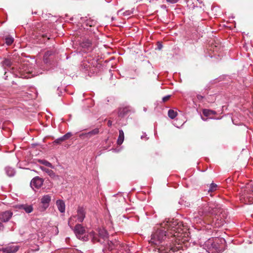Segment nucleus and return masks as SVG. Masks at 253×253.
<instances>
[{
	"instance_id": "9d476101",
	"label": "nucleus",
	"mask_w": 253,
	"mask_h": 253,
	"mask_svg": "<svg viewBox=\"0 0 253 253\" xmlns=\"http://www.w3.org/2000/svg\"><path fill=\"white\" fill-rule=\"evenodd\" d=\"M19 247L16 245H10L2 248L1 250L5 253H15L19 250Z\"/></svg>"
},
{
	"instance_id": "b1692460",
	"label": "nucleus",
	"mask_w": 253,
	"mask_h": 253,
	"mask_svg": "<svg viewBox=\"0 0 253 253\" xmlns=\"http://www.w3.org/2000/svg\"><path fill=\"white\" fill-rule=\"evenodd\" d=\"M5 40L6 44L10 45L13 43L14 39L12 37L8 36L5 38Z\"/></svg>"
},
{
	"instance_id": "473e14b6",
	"label": "nucleus",
	"mask_w": 253,
	"mask_h": 253,
	"mask_svg": "<svg viewBox=\"0 0 253 253\" xmlns=\"http://www.w3.org/2000/svg\"><path fill=\"white\" fill-rule=\"evenodd\" d=\"M66 136V138L67 139H69L70 137L72 136V134L71 132H68L66 134H65Z\"/></svg>"
},
{
	"instance_id": "6e6552de",
	"label": "nucleus",
	"mask_w": 253,
	"mask_h": 253,
	"mask_svg": "<svg viewBox=\"0 0 253 253\" xmlns=\"http://www.w3.org/2000/svg\"><path fill=\"white\" fill-rule=\"evenodd\" d=\"M43 179L39 176H36L33 178L30 183L31 187L34 189V188L39 189L43 184Z\"/></svg>"
},
{
	"instance_id": "2f4dec72",
	"label": "nucleus",
	"mask_w": 253,
	"mask_h": 253,
	"mask_svg": "<svg viewBox=\"0 0 253 253\" xmlns=\"http://www.w3.org/2000/svg\"><path fill=\"white\" fill-rule=\"evenodd\" d=\"M251 186V187L249 189V190L251 192V195H253V184H251L250 185Z\"/></svg>"
},
{
	"instance_id": "cd10ccee",
	"label": "nucleus",
	"mask_w": 253,
	"mask_h": 253,
	"mask_svg": "<svg viewBox=\"0 0 253 253\" xmlns=\"http://www.w3.org/2000/svg\"><path fill=\"white\" fill-rule=\"evenodd\" d=\"M96 21L94 20H89L86 22V25L91 27L96 24Z\"/></svg>"
},
{
	"instance_id": "c85d7f7f",
	"label": "nucleus",
	"mask_w": 253,
	"mask_h": 253,
	"mask_svg": "<svg viewBox=\"0 0 253 253\" xmlns=\"http://www.w3.org/2000/svg\"><path fill=\"white\" fill-rule=\"evenodd\" d=\"M62 142H63V141L62 140V139L61 138V137H59V138L56 139L54 141V143L55 144H58L61 143Z\"/></svg>"
},
{
	"instance_id": "58836bf2",
	"label": "nucleus",
	"mask_w": 253,
	"mask_h": 253,
	"mask_svg": "<svg viewBox=\"0 0 253 253\" xmlns=\"http://www.w3.org/2000/svg\"><path fill=\"white\" fill-rule=\"evenodd\" d=\"M146 136H147V135L146 134V133H144L143 135H142L141 136V138L143 139L144 138H146V140H147L148 138L146 137Z\"/></svg>"
},
{
	"instance_id": "0eeeda50",
	"label": "nucleus",
	"mask_w": 253,
	"mask_h": 253,
	"mask_svg": "<svg viewBox=\"0 0 253 253\" xmlns=\"http://www.w3.org/2000/svg\"><path fill=\"white\" fill-rule=\"evenodd\" d=\"M51 200V195L49 194L43 195L41 198V203L42 204V206H41V208L42 211H45L49 207Z\"/></svg>"
},
{
	"instance_id": "423d86ee",
	"label": "nucleus",
	"mask_w": 253,
	"mask_h": 253,
	"mask_svg": "<svg viewBox=\"0 0 253 253\" xmlns=\"http://www.w3.org/2000/svg\"><path fill=\"white\" fill-rule=\"evenodd\" d=\"M85 216V211L84 208L79 207L77 210V214L71 216L68 221V224L71 228H72L74 222H82Z\"/></svg>"
},
{
	"instance_id": "393cba45",
	"label": "nucleus",
	"mask_w": 253,
	"mask_h": 253,
	"mask_svg": "<svg viewBox=\"0 0 253 253\" xmlns=\"http://www.w3.org/2000/svg\"><path fill=\"white\" fill-rule=\"evenodd\" d=\"M162 227L163 228H171L172 229L173 227L169 223V221H164L163 223H162Z\"/></svg>"
},
{
	"instance_id": "4be33fe9",
	"label": "nucleus",
	"mask_w": 253,
	"mask_h": 253,
	"mask_svg": "<svg viewBox=\"0 0 253 253\" xmlns=\"http://www.w3.org/2000/svg\"><path fill=\"white\" fill-rule=\"evenodd\" d=\"M41 169L51 177H54L55 175V173L51 169H47L42 167H41Z\"/></svg>"
},
{
	"instance_id": "f3484780",
	"label": "nucleus",
	"mask_w": 253,
	"mask_h": 253,
	"mask_svg": "<svg viewBox=\"0 0 253 253\" xmlns=\"http://www.w3.org/2000/svg\"><path fill=\"white\" fill-rule=\"evenodd\" d=\"M124 140V133L122 129L119 130V135L117 140V143L119 145L123 143Z\"/></svg>"
},
{
	"instance_id": "412c9836",
	"label": "nucleus",
	"mask_w": 253,
	"mask_h": 253,
	"mask_svg": "<svg viewBox=\"0 0 253 253\" xmlns=\"http://www.w3.org/2000/svg\"><path fill=\"white\" fill-rule=\"evenodd\" d=\"M177 115V113L176 111H174L173 110L170 109L168 111V116L171 119H174L176 116Z\"/></svg>"
},
{
	"instance_id": "79ce46f5",
	"label": "nucleus",
	"mask_w": 253,
	"mask_h": 253,
	"mask_svg": "<svg viewBox=\"0 0 253 253\" xmlns=\"http://www.w3.org/2000/svg\"><path fill=\"white\" fill-rule=\"evenodd\" d=\"M170 250L172 251V252H175V251H176V249L175 248H173V247H171L170 248Z\"/></svg>"
},
{
	"instance_id": "e433bc0d",
	"label": "nucleus",
	"mask_w": 253,
	"mask_h": 253,
	"mask_svg": "<svg viewBox=\"0 0 253 253\" xmlns=\"http://www.w3.org/2000/svg\"><path fill=\"white\" fill-rule=\"evenodd\" d=\"M61 138L62 139V140L63 141V142L67 139H68L67 138H66V136L65 135H64L63 136H62V137H61Z\"/></svg>"
},
{
	"instance_id": "f8f14e48",
	"label": "nucleus",
	"mask_w": 253,
	"mask_h": 253,
	"mask_svg": "<svg viewBox=\"0 0 253 253\" xmlns=\"http://www.w3.org/2000/svg\"><path fill=\"white\" fill-rule=\"evenodd\" d=\"M56 205L59 211L61 213L65 212V204L62 200H58L56 201Z\"/></svg>"
},
{
	"instance_id": "f704fd0d",
	"label": "nucleus",
	"mask_w": 253,
	"mask_h": 253,
	"mask_svg": "<svg viewBox=\"0 0 253 253\" xmlns=\"http://www.w3.org/2000/svg\"><path fill=\"white\" fill-rule=\"evenodd\" d=\"M61 138L62 139V140L63 141V142L67 139H68L67 138H66V136L65 135H64L63 136H62V137H61Z\"/></svg>"
},
{
	"instance_id": "7c9ffc66",
	"label": "nucleus",
	"mask_w": 253,
	"mask_h": 253,
	"mask_svg": "<svg viewBox=\"0 0 253 253\" xmlns=\"http://www.w3.org/2000/svg\"><path fill=\"white\" fill-rule=\"evenodd\" d=\"M170 95H167V96H164L163 98V101L164 102L167 101V100H168L169 99V98H170Z\"/></svg>"
},
{
	"instance_id": "c756f323",
	"label": "nucleus",
	"mask_w": 253,
	"mask_h": 253,
	"mask_svg": "<svg viewBox=\"0 0 253 253\" xmlns=\"http://www.w3.org/2000/svg\"><path fill=\"white\" fill-rule=\"evenodd\" d=\"M168 2L170 3H175L178 1L179 0H166Z\"/></svg>"
},
{
	"instance_id": "4c0bfd02",
	"label": "nucleus",
	"mask_w": 253,
	"mask_h": 253,
	"mask_svg": "<svg viewBox=\"0 0 253 253\" xmlns=\"http://www.w3.org/2000/svg\"><path fill=\"white\" fill-rule=\"evenodd\" d=\"M242 197V198H244V199H245L246 198H247V199H249L250 198V196L249 195H242L241 196Z\"/></svg>"
},
{
	"instance_id": "5701e85b",
	"label": "nucleus",
	"mask_w": 253,
	"mask_h": 253,
	"mask_svg": "<svg viewBox=\"0 0 253 253\" xmlns=\"http://www.w3.org/2000/svg\"><path fill=\"white\" fill-rule=\"evenodd\" d=\"M38 162L41 164H42L45 166L48 167L49 168H52L53 166L52 165L49 163V162L45 160H38Z\"/></svg>"
},
{
	"instance_id": "f257e3e1",
	"label": "nucleus",
	"mask_w": 253,
	"mask_h": 253,
	"mask_svg": "<svg viewBox=\"0 0 253 253\" xmlns=\"http://www.w3.org/2000/svg\"><path fill=\"white\" fill-rule=\"evenodd\" d=\"M198 214L195 216L194 217L196 218L197 216H200V218L205 219L209 215H214L213 220L215 219L217 221L215 223L217 227L222 225L225 222V216L224 214L222 213V210L215 202H210L203 204L199 207Z\"/></svg>"
},
{
	"instance_id": "37998d69",
	"label": "nucleus",
	"mask_w": 253,
	"mask_h": 253,
	"mask_svg": "<svg viewBox=\"0 0 253 253\" xmlns=\"http://www.w3.org/2000/svg\"><path fill=\"white\" fill-rule=\"evenodd\" d=\"M7 73V72H5V74H4V75L5 76V77H4V79H5V80H6V79H7V77H8V76H7V75H6Z\"/></svg>"
},
{
	"instance_id": "a878e982",
	"label": "nucleus",
	"mask_w": 253,
	"mask_h": 253,
	"mask_svg": "<svg viewBox=\"0 0 253 253\" xmlns=\"http://www.w3.org/2000/svg\"><path fill=\"white\" fill-rule=\"evenodd\" d=\"M132 13V11L131 10H126L125 12L122 13V10H120L118 11V14H123L124 16H129Z\"/></svg>"
},
{
	"instance_id": "7ed1b4c3",
	"label": "nucleus",
	"mask_w": 253,
	"mask_h": 253,
	"mask_svg": "<svg viewBox=\"0 0 253 253\" xmlns=\"http://www.w3.org/2000/svg\"><path fill=\"white\" fill-rule=\"evenodd\" d=\"M104 244L106 248L111 251L113 253H124L126 252L127 253L128 247L124 244H121L118 240H108V234L107 233V238L104 242L100 243Z\"/></svg>"
},
{
	"instance_id": "4468645a",
	"label": "nucleus",
	"mask_w": 253,
	"mask_h": 253,
	"mask_svg": "<svg viewBox=\"0 0 253 253\" xmlns=\"http://www.w3.org/2000/svg\"><path fill=\"white\" fill-rule=\"evenodd\" d=\"M10 70V73H13L16 76H19L22 78H29V76L24 75V74L23 73L24 72V70H22V69H18V70L16 72H15L13 68H11Z\"/></svg>"
},
{
	"instance_id": "a19ab883",
	"label": "nucleus",
	"mask_w": 253,
	"mask_h": 253,
	"mask_svg": "<svg viewBox=\"0 0 253 253\" xmlns=\"http://www.w3.org/2000/svg\"><path fill=\"white\" fill-rule=\"evenodd\" d=\"M108 126H112V122L111 121H109L108 122Z\"/></svg>"
},
{
	"instance_id": "20e7f679",
	"label": "nucleus",
	"mask_w": 253,
	"mask_h": 253,
	"mask_svg": "<svg viewBox=\"0 0 253 253\" xmlns=\"http://www.w3.org/2000/svg\"><path fill=\"white\" fill-rule=\"evenodd\" d=\"M166 238V231L161 229H158L152 234L150 242L156 245H159Z\"/></svg>"
},
{
	"instance_id": "a18cd8bd",
	"label": "nucleus",
	"mask_w": 253,
	"mask_h": 253,
	"mask_svg": "<svg viewBox=\"0 0 253 253\" xmlns=\"http://www.w3.org/2000/svg\"><path fill=\"white\" fill-rule=\"evenodd\" d=\"M202 97H202V96H201V95H198V99L202 98Z\"/></svg>"
},
{
	"instance_id": "dca6fc26",
	"label": "nucleus",
	"mask_w": 253,
	"mask_h": 253,
	"mask_svg": "<svg viewBox=\"0 0 253 253\" xmlns=\"http://www.w3.org/2000/svg\"><path fill=\"white\" fill-rule=\"evenodd\" d=\"M80 44L83 48H88L91 46V42L90 40L87 39L84 40Z\"/></svg>"
},
{
	"instance_id": "c03bdc74",
	"label": "nucleus",
	"mask_w": 253,
	"mask_h": 253,
	"mask_svg": "<svg viewBox=\"0 0 253 253\" xmlns=\"http://www.w3.org/2000/svg\"><path fill=\"white\" fill-rule=\"evenodd\" d=\"M162 45L161 44L158 46V49H161L162 48Z\"/></svg>"
},
{
	"instance_id": "1a4fd4ad",
	"label": "nucleus",
	"mask_w": 253,
	"mask_h": 253,
	"mask_svg": "<svg viewBox=\"0 0 253 253\" xmlns=\"http://www.w3.org/2000/svg\"><path fill=\"white\" fill-rule=\"evenodd\" d=\"M99 132V129L96 128L87 133H82L79 135V137L82 139H89L92 136L97 134Z\"/></svg>"
},
{
	"instance_id": "bb28decb",
	"label": "nucleus",
	"mask_w": 253,
	"mask_h": 253,
	"mask_svg": "<svg viewBox=\"0 0 253 253\" xmlns=\"http://www.w3.org/2000/svg\"><path fill=\"white\" fill-rule=\"evenodd\" d=\"M216 188H217V185L216 184L212 183L210 185V187L209 189H208V192H211L215 191L216 189Z\"/></svg>"
},
{
	"instance_id": "a211bd4d",
	"label": "nucleus",
	"mask_w": 253,
	"mask_h": 253,
	"mask_svg": "<svg viewBox=\"0 0 253 253\" xmlns=\"http://www.w3.org/2000/svg\"><path fill=\"white\" fill-rule=\"evenodd\" d=\"M128 109L126 107L120 108L118 111V115L120 117H124L127 113Z\"/></svg>"
},
{
	"instance_id": "9b49d317",
	"label": "nucleus",
	"mask_w": 253,
	"mask_h": 253,
	"mask_svg": "<svg viewBox=\"0 0 253 253\" xmlns=\"http://www.w3.org/2000/svg\"><path fill=\"white\" fill-rule=\"evenodd\" d=\"M12 212L10 211H5L0 214V220L2 222L8 221L12 217Z\"/></svg>"
},
{
	"instance_id": "39448f33",
	"label": "nucleus",
	"mask_w": 253,
	"mask_h": 253,
	"mask_svg": "<svg viewBox=\"0 0 253 253\" xmlns=\"http://www.w3.org/2000/svg\"><path fill=\"white\" fill-rule=\"evenodd\" d=\"M218 240L217 238H211L205 242V247L209 253H219L220 248L217 244Z\"/></svg>"
},
{
	"instance_id": "6ab92c4d",
	"label": "nucleus",
	"mask_w": 253,
	"mask_h": 253,
	"mask_svg": "<svg viewBox=\"0 0 253 253\" xmlns=\"http://www.w3.org/2000/svg\"><path fill=\"white\" fill-rule=\"evenodd\" d=\"M203 114L206 117H209L211 115H215L216 112L211 110L209 109H204L203 110Z\"/></svg>"
},
{
	"instance_id": "2eb2a0df",
	"label": "nucleus",
	"mask_w": 253,
	"mask_h": 253,
	"mask_svg": "<svg viewBox=\"0 0 253 253\" xmlns=\"http://www.w3.org/2000/svg\"><path fill=\"white\" fill-rule=\"evenodd\" d=\"M5 170L6 174L9 177L13 176L15 174V169L11 167H6L5 169Z\"/></svg>"
},
{
	"instance_id": "aec40b11",
	"label": "nucleus",
	"mask_w": 253,
	"mask_h": 253,
	"mask_svg": "<svg viewBox=\"0 0 253 253\" xmlns=\"http://www.w3.org/2000/svg\"><path fill=\"white\" fill-rule=\"evenodd\" d=\"M1 64L2 66L4 68L6 67H10L12 64V62L9 59H5L1 62Z\"/></svg>"
},
{
	"instance_id": "ddd939ff",
	"label": "nucleus",
	"mask_w": 253,
	"mask_h": 253,
	"mask_svg": "<svg viewBox=\"0 0 253 253\" xmlns=\"http://www.w3.org/2000/svg\"><path fill=\"white\" fill-rule=\"evenodd\" d=\"M19 209L24 210L25 211L28 213H31L33 210V208L32 205H29L27 204L20 205Z\"/></svg>"
},
{
	"instance_id": "c9c22d12",
	"label": "nucleus",
	"mask_w": 253,
	"mask_h": 253,
	"mask_svg": "<svg viewBox=\"0 0 253 253\" xmlns=\"http://www.w3.org/2000/svg\"><path fill=\"white\" fill-rule=\"evenodd\" d=\"M61 138L62 139V140L63 141V142L67 139H68L67 138H66V136L65 135H64L63 136H62V137H61Z\"/></svg>"
},
{
	"instance_id": "f03ea898",
	"label": "nucleus",
	"mask_w": 253,
	"mask_h": 253,
	"mask_svg": "<svg viewBox=\"0 0 253 253\" xmlns=\"http://www.w3.org/2000/svg\"><path fill=\"white\" fill-rule=\"evenodd\" d=\"M74 232L78 239L83 241L91 239L93 243L104 242L107 238V231L104 228H99L98 233H95L93 231L87 233L84 228L80 224L75 226Z\"/></svg>"
},
{
	"instance_id": "72a5a7b5",
	"label": "nucleus",
	"mask_w": 253,
	"mask_h": 253,
	"mask_svg": "<svg viewBox=\"0 0 253 253\" xmlns=\"http://www.w3.org/2000/svg\"><path fill=\"white\" fill-rule=\"evenodd\" d=\"M51 52L50 51H47L45 53L44 57H47L51 55Z\"/></svg>"
},
{
	"instance_id": "49530a36",
	"label": "nucleus",
	"mask_w": 253,
	"mask_h": 253,
	"mask_svg": "<svg viewBox=\"0 0 253 253\" xmlns=\"http://www.w3.org/2000/svg\"><path fill=\"white\" fill-rule=\"evenodd\" d=\"M202 119H203V121H206V119H204V118H202Z\"/></svg>"
},
{
	"instance_id": "ea45409f",
	"label": "nucleus",
	"mask_w": 253,
	"mask_h": 253,
	"mask_svg": "<svg viewBox=\"0 0 253 253\" xmlns=\"http://www.w3.org/2000/svg\"><path fill=\"white\" fill-rule=\"evenodd\" d=\"M3 225L2 223L0 222V231L2 230L3 229Z\"/></svg>"
}]
</instances>
